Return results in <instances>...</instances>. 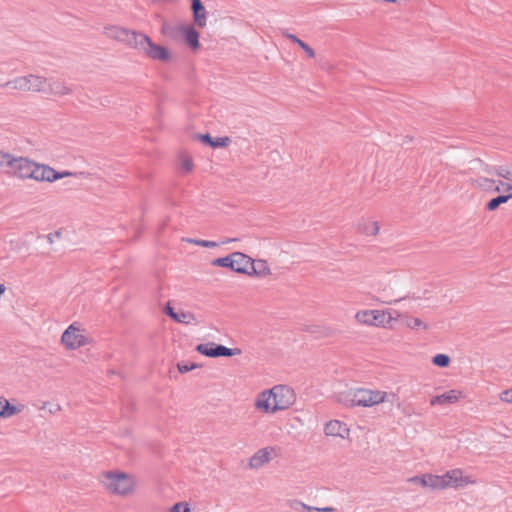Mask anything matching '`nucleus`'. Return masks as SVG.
<instances>
[{
    "mask_svg": "<svg viewBox=\"0 0 512 512\" xmlns=\"http://www.w3.org/2000/svg\"><path fill=\"white\" fill-rule=\"evenodd\" d=\"M357 231L365 236H376L379 232V224L377 221L362 219L357 224Z\"/></svg>",
    "mask_w": 512,
    "mask_h": 512,
    "instance_id": "nucleus-18",
    "label": "nucleus"
},
{
    "mask_svg": "<svg viewBox=\"0 0 512 512\" xmlns=\"http://www.w3.org/2000/svg\"><path fill=\"white\" fill-rule=\"evenodd\" d=\"M184 26V24H172L164 21L161 26V34L175 40L182 34Z\"/></svg>",
    "mask_w": 512,
    "mask_h": 512,
    "instance_id": "nucleus-19",
    "label": "nucleus"
},
{
    "mask_svg": "<svg viewBox=\"0 0 512 512\" xmlns=\"http://www.w3.org/2000/svg\"><path fill=\"white\" fill-rule=\"evenodd\" d=\"M502 189V186L500 183L496 186L495 191L499 192Z\"/></svg>",
    "mask_w": 512,
    "mask_h": 512,
    "instance_id": "nucleus-53",
    "label": "nucleus"
},
{
    "mask_svg": "<svg viewBox=\"0 0 512 512\" xmlns=\"http://www.w3.org/2000/svg\"><path fill=\"white\" fill-rule=\"evenodd\" d=\"M284 36L291 40L292 42L296 43L298 46L303 42L301 39H299L296 35L291 33H285Z\"/></svg>",
    "mask_w": 512,
    "mask_h": 512,
    "instance_id": "nucleus-45",
    "label": "nucleus"
},
{
    "mask_svg": "<svg viewBox=\"0 0 512 512\" xmlns=\"http://www.w3.org/2000/svg\"><path fill=\"white\" fill-rule=\"evenodd\" d=\"M274 449L272 447L261 448L256 451L249 459V467L251 469H259L271 460Z\"/></svg>",
    "mask_w": 512,
    "mask_h": 512,
    "instance_id": "nucleus-11",
    "label": "nucleus"
},
{
    "mask_svg": "<svg viewBox=\"0 0 512 512\" xmlns=\"http://www.w3.org/2000/svg\"><path fill=\"white\" fill-rule=\"evenodd\" d=\"M404 324L406 327H408L412 330H417V329L427 330L429 328L428 324H426L420 318H416V317H412V316H405Z\"/></svg>",
    "mask_w": 512,
    "mask_h": 512,
    "instance_id": "nucleus-27",
    "label": "nucleus"
},
{
    "mask_svg": "<svg viewBox=\"0 0 512 512\" xmlns=\"http://www.w3.org/2000/svg\"><path fill=\"white\" fill-rule=\"evenodd\" d=\"M200 139L203 143H206L214 148L226 147L231 142L229 137H218L216 139H213L209 134L201 135Z\"/></svg>",
    "mask_w": 512,
    "mask_h": 512,
    "instance_id": "nucleus-25",
    "label": "nucleus"
},
{
    "mask_svg": "<svg viewBox=\"0 0 512 512\" xmlns=\"http://www.w3.org/2000/svg\"><path fill=\"white\" fill-rule=\"evenodd\" d=\"M395 399L396 394L393 392L357 388L347 392L344 398H341L340 401L350 407H373L385 402L393 403Z\"/></svg>",
    "mask_w": 512,
    "mask_h": 512,
    "instance_id": "nucleus-3",
    "label": "nucleus"
},
{
    "mask_svg": "<svg viewBox=\"0 0 512 512\" xmlns=\"http://www.w3.org/2000/svg\"><path fill=\"white\" fill-rule=\"evenodd\" d=\"M103 33L107 38L125 43L134 49H136L135 43L139 42V38L142 35L141 32L129 30L118 25H108L104 27Z\"/></svg>",
    "mask_w": 512,
    "mask_h": 512,
    "instance_id": "nucleus-6",
    "label": "nucleus"
},
{
    "mask_svg": "<svg viewBox=\"0 0 512 512\" xmlns=\"http://www.w3.org/2000/svg\"><path fill=\"white\" fill-rule=\"evenodd\" d=\"M71 175H73L72 172H57L49 165L35 162L28 157L19 156L13 176L21 180L32 179L38 182L51 183Z\"/></svg>",
    "mask_w": 512,
    "mask_h": 512,
    "instance_id": "nucleus-1",
    "label": "nucleus"
},
{
    "mask_svg": "<svg viewBox=\"0 0 512 512\" xmlns=\"http://www.w3.org/2000/svg\"><path fill=\"white\" fill-rule=\"evenodd\" d=\"M193 19L197 26L203 28L206 26L207 15L205 9L203 11L193 12Z\"/></svg>",
    "mask_w": 512,
    "mask_h": 512,
    "instance_id": "nucleus-34",
    "label": "nucleus"
},
{
    "mask_svg": "<svg viewBox=\"0 0 512 512\" xmlns=\"http://www.w3.org/2000/svg\"><path fill=\"white\" fill-rule=\"evenodd\" d=\"M349 431L347 425L339 420H331L324 427V433L327 436H338L343 439L348 437Z\"/></svg>",
    "mask_w": 512,
    "mask_h": 512,
    "instance_id": "nucleus-14",
    "label": "nucleus"
},
{
    "mask_svg": "<svg viewBox=\"0 0 512 512\" xmlns=\"http://www.w3.org/2000/svg\"><path fill=\"white\" fill-rule=\"evenodd\" d=\"M494 174L503 179L511 180L512 179V168L506 167V166H497L494 168Z\"/></svg>",
    "mask_w": 512,
    "mask_h": 512,
    "instance_id": "nucleus-31",
    "label": "nucleus"
},
{
    "mask_svg": "<svg viewBox=\"0 0 512 512\" xmlns=\"http://www.w3.org/2000/svg\"><path fill=\"white\" fill-rule=\"evenodd\" d=\"M233 241H236V239L235 238H227L226 240L222 241L221 244H227V243H230Z\"/></svg>",
    "mask_w": 512,
    "mask_h": 512,
    "instance_id": "nucleus-49",
    "label": "nucleus"
},
{
    "mask_svg": "<svg viewBox=\"0 0 512 512\" xmlns=\"http://www.w3.org/2000/svg\"><path fill=\"white\" fill-rule=\"evenodd\" d=\"M301 506H302L303 511H307V512H333L334 511V508H332V507L316 508V507L308 506L304 503H301Z\"/></svg>",
    "mask_w": 512,
    "mask_h": 512,
    "instance_id": "nucleus-37",
    "label": "nucleus"
},
{
    "mask_svg": "<svg viewBox=\"0 0 512 512\" xmlns=\"http://www.w3.org/2000/svg\"><path fill=\"white\" fill-rule=\"evenodd\" d=\"M299 47L305 52L308 58L315 57V51L309 45H307L304 41L299 45Z\"/></svg>",
    "mask_w": 512,
    "mask_h": 512,
    "instance_id": "nucleus-41",
    "label": "nucleus"
},
{
    "mask_svg": "<svg viewBox=\"0 0 512 512\" xmlns=\"http://www.w3.org/2000/svg\"><path fill=\"white\" fill-rule=\"evenodd\" d=\"M400 316L391 310H360L355 314L358 323L368 326L387 327Z\"/></svg>",
    "mask_w": 512,
    "mask_h": 512,
    "instance_id": "nucleus-4",
    "label": "nucleus"
},
{
    "mask_svg": "<svg viewBox=\"0 0 512 512\" xmlns=\"http://www.w3.org/2000/svg\"><path fill=\"white\" fill-rule=\"evenodd\" d=\"M18 159L19 156H15L12 154L4 165V169H6V172L11 174L12 176L14 175V172L16 170Z\"/></svg>",
    "mask_w": 512,
    "mask_h": 512,
    "instance_id": "nucleus-32",
    "label": "nucleus"
},
{
    "mask_svg": "<svg viewBox=\"0 0 512 512\" xmlns=\"http://www.w3.org/2000/svg\"><path fill=\"white\" fill-rule=\"evenodd\" d=\"M186 241L188 243H191V244H194L197 246H201V247H206V248H215V247L219 246V243L214 242V241H208V240H199V239L188 238V239H186Z\"/></svg>",
    "mask_w": 512,
    "mask_h": 512,
    "instance_id": "nucleus-33",
    "label": "nucleus"
},
{
    "mask_svg": "<svg viewBox=\"0 0 512 512\" xmlns=\"http://www.w3.org/2000/svg\"><path fill=\"white\" fill-rule=\"evenodd\" d=\"M169 512H190V508L186 502H178L169 509Z\"/></svg>",
    "mask_w": 512,
    "mask_h": 512,
    "instance_id": "nucleus-38",
    "label": "nucleus"
},
{
    "mask_svg": "<svg viewBox=\"0 0 512 512\" xmlns=\"http://www.w3.org/2000/svg\"><path fill=\"white\" fill-rule=\"evenodd\" d=\"M25 405L22 403L11 404L6 398L0 397V419L11 418L23 412Z\"/></svg>",
    "mask_w": 512,
    "mask_h": 512,
    "instance_id": "nucleus-13",
    "label": "nucleus"
},
{
    "mask_svg": "<svg viewBox=\"0 0 512 512\" xmlns=\"http://www.w3.org/2000/svg\"><path fill=\"white\" fill-rule=\"evenodd\" d=\"M442 489L463 488L469 484L476 483V480L470 476H465L461 469H452L441 475Z\"/></svg>",
    "mask_w": 512,
    "mask_h": 512,
    "instance_id": "nucleus-8",
    "label": "nucleus"
},
{
    "mask_svg": "<svg viewBox=\"0 0 512 512\" xmlns=\"http://www.w3.org/2000/svg\"><path fill=\"white\" fill-rule=\"evenodd\" d=\"M421 478H422V475L421 476H414V477H411L409 479V482L415 483V484H420L422 486V481L420 480Z\"/></svg>",
    "mask_w": 512,
    "mask_h": 512,
    "instance_id": "nucleus-48",
    "label": "nucleus"
},
{
    "mask_svg": "<svg viewBox=\"0 0 512 512\" xmlns=\"http://www.w3.org/2000/svg\"><path fill=\"white\" fill-rule=\"evenodd\" d=\"M99 481L106 492L113 496L130 497L137 489L136 477L120 470L102 472Z\"/></svg>",
    "mask_w": 512,
    "mask_h": 512,
    "instance_id": "nucleus-2",
    "label": "nucleus"
},
{
    "mask_svg": "<svg viewBox=\"0 0 512 512\" xmlns=\"http://www.w3.org/2000/svg\"><path fill=\"white\" fill-rule=\"evenodd\" d=\"M5 292V286L0 284V296Z\"/></svg>",
    "mask_w": 512,
    "mask_h": 512,
    "instance_id": "nucleus-50",
    "label": "nucleus"
},
{
    "mask_svg": "<svg viewBox=\"0 0 512 512\" xmlns=\"http://www.w3.org/2000/svg\"><path fill=\"white\" fill-rule=\"evenodd\" d=\"M239 354H241V350L238 348L231 349V348H227L223 345H219V357H221V356L231 357V356L239 355Z\"/></svg>",
    "mask_w": 512,
    "mask_h": 512,
    "instance_id": "nucleus-36",
    "label": "nucleus"
},
{
    "mask_svg": "<svg viewBox=\"0 0 512 512\" xmlns=\"http://www.w3.org/2000/svg\"><path fill=\"white\" fill-rule=\"evenodd\" d=\"M251 273L248 275H256L259 277H266L271 274L269 265L265 260H252V267H250Z\"/></svg>",
    "mask_w": 512,
    "mask_h": 512,
    "instance_id": "nucleus-22",
    "label": "nucleus"
},
{
    "mask_svg": "<svg viewBox=\"0 0 512 512\" xmlns=\"http://www.w3.org/2000/svg\"><path fill=\"white\" fill-rule=\"evenodd\" d=\"M420 480L422 481V487L430 488L432 490H443L441 475L427 473L423 474Z\"/></svg>",
    "mask_w": 512,
    "mask_h": 512,
    "instance_id": "nucleus-21",
    "label": "nucleus"
},
{
    "mask_svg": "<svg viewBox=\"0 0 512 512\" xmlns=\"http://www.w3.org/2000/svg\"><path fill=\"white\" fill-rule=\"evenodd\" d=\"M71 92V89L63 81L52 78H46V89L43 91V93L63 96L68 95Z\"/></svg>",
    "mask_w": 512,
    "mask_h": 512,
    "instance_id": "nucleus-15",
    "label": "nucleus"
},
{
    "mask_svg": "<svg viewBox=\"0 0 512 512\" xmlns=\"http://www.w3.org/2000/svg\"><path fill=\"white\" fill-rule=\"evenodd\" d=\"M180 170L184 173H189L193 170L194 164L188 155H182L179 160Z\"/></svg>",
    "mask_w": 512,
    "mask_h": 512,
    "instance_id": "nucleus-30",
    "label": "nucleus"
},
{
    "mask_svg": "<svg viewBox=\"0 0 512 512\" xmlns=\"http://www.w3.org/2000/svg\"><path fill=\"white\" fill-rule=\"evenodd\" d=\"M500 185L502 186V188L505 191L512 193V184L511 183H506V182L500 181Z\"/></svg>",
    "mask_w": 512,
    "mask_h": 512,
    "instance_id": "nucleus-47",
    "label": "nucleus"
},
{
    "mask_svg": "<svg viewBox=\"0 0 512 512\" xmlns=\"http://www.w3.org/2000/svg\"><path fill=\"white\" fill-rule=\"evenodd\" d=\"M60 410H61V407L59 405H56L55 410H50V412L53 413V412H58Z\"/></svg>",
    "mask_w": 512,
    "mask_h": 512,
    "instance_id": "nucleus-51",
    "label": "nucleus"
},
{
    "mask_svg": "<svg viewBox=\"0 0 512 512\" xmlns=\"http://www.w3.org/2000/svg\"><path fill=\"white\" fill-rule=\"evenodd\" d=\"M178 323L186 324V325H198L199 321L196 316L189 311H177L174 319Z\"/></svg>",
    "mask_w": 512,
    "mask_h": 512,
    "instance_id": "nucleus-24",
    "label": "nucleus"
},
{
    "mask_svg": "<svg viewBox=\"0 0 512 512\" xmlns=\"http://www.w3.org/2000/svg\"><path fill=\"white\" fill-rule=\"evenodd\" d=\"M273 398L271 394V390H265L261 392L254 403V406L257 410L267 413V414H274L276 413V409H274V403Z\"/></svg>",
    "mask_w": 512,
    "mask_h": 512,
    "instance_id": "nucleus-10",
    "label": "nucleus"
},
{
    "mask_svg": "<svg viewBox=\"0 0 512 512\" xmlns=\"http://www.w3.org/2000/svg\"><path fill=\"white\" fill-rule=\"evenodd\" d=\"M135 44L136 49L151 60L168 63L173 59V54L168 48L154 43L146 34L142 33L139 42Z\"/></svg>",
    "mask_w": 512,
    "mask_h": 512,
    "instance_id": "nucleus-5",
    "label": "nucleus"
},
{
    "mask_svg": "<svg viewBox=\"0 0 512 512\" xmlns=\"http://www.w3.org/2000/svg\"><path fill=\"white\" fill-rule=\"evenodd\" d=\"M198 365L197 364H188V363H178L177 365V368L179 370L180 373H187L195 368H197Z\"/></svg>",
    "mask_w": 512,
    "mask_h": 512,
    "instance_id": "nucleus-39",
    "label": "nucleus"
},
{
    "mask_svg": "<svg viewBox=\"0 0 512 512\" xmlns=\"http://www.w3.org/2000/svg\"><path fill=\"white\" fill-rule=\"evenodd\" d=\"M26 81L27 92H42L46 89V78L29 74L24 76Z\"/></svg>",
    "mask_w": 512,
    "mask_h": 512,
    "instance_id": "nucleus-16",
    "label": "nucleus"
},
{
    "mask_svg": "<svg viewBox=\"0 0 512 512\" xmlns=\"http://www.w3.org/2000/svg\"><path fill=\"white\" fill-rule=\"evenodd\" d=\"M270 390L274 401V409H276V412L288 409L295 403L296 395L293 389L289 386L276 385Z\"/></svg>",
    "mask_w": 512,
    "mask_h": 512,
    "instance_id": "nucleus-7",
    "label": "nucleus"
},
{
    "mask_svg": "<svg viewBox=\"0 0 512 512\" xmlns=\"http://www.w3.org/2000/svg\"><path fill=\"white\" fill-rule=\"evenodd\" d=\"M191 9L193 12H196V13H197V11H203L204 6L202 5L201 0H192Z\"/></svg>",
    "mask_w": 512,
    "mask_h": 512,
    "instance_id": "nucleus-43",
    "label": "nucleus"
},
{
    "mask_svg": "<svg viewBox=\"0 0 512 512\" xmlns=\"http://www.w3.org/2000/svg\"><path fill=\"white\" fill-rule=\"evenodd\" d=\"M512 196H511V193L507 194V195H499L493 199H491L487 204H486V209L489 210V211H494L496 210L501 204H504L506 202H508L509 199H511Z\"/></svg>",
    "mask_w": 512,
    "mask_h": 512,
    "instance_id": "nucleus-28",
    "label": "nucleus"
},
{
    "mask_svg": "<svg viewBox=\"0 0 512 512\" xmlns=\"http://www.w3.org/2000/svg\"><path fill=\"white\" fill-rule=\"evenodd\" d=\"M461 396V392L458 391V390H449L441 395H437V396H434L431 401H430V404L432 406H435V405H442V404H452V403H456L459 398Z\"/></svg>",
    "mask_w": 512,
    "mask_h": 512,
    "instance_id": "nucleus-17",
    "label": "nucleus"
},
{
    "mask_svg": "<svg viewBox=\"0 0 512 512\" xmlns=\"http://www.w3.org/2000/svg\"><path fill=\"white\" fill-rule=\"evenodd\" d=\"M432 363L439 367H447L450 363V358L446 354H437L433 357Z\"/></svg>",
    "mask_w": 512,
    "mask_h": 512,
    "instance_id": "nucleus-35",
    "label": "nucleus"
},
{
    "mask_svg": "<svg viewBox=\"0 0 512 512\" xmlns=\"http://www.w3.org/2000/svg\"><path fill=\"white\" fill-rule=\"evenodd\" d=\"M61 341L63 345L70 350H75L88 343L86 336L75 324L70 325L62 334Z\"/></svg>",
    "mask_w": 512,
    "mask_h": 512,
    "instance_id": "nucleus-9",
    "label": "nucleus"
},
{
    "mask_svg": "<svg viewBox=\"0 0 512 512\" xmlns=\"http://www.w3.org/2000/svg\"><path fill=\"white\" fill-rule=\"evenodd\" d=\"M401 299H402V298L392 299V298H390V297L387 295V293L384 291V292H383V295H382V299H381V301H382L383 303H386V304H392V303H394V302H398V301H400Z\"/></svg>",
    "mask_w": 512,
    "mask_h": 512,
    "instance_id": "nucleus-44",
    "label": "nucleus"
},
{
    "mask_svg": "<svg viewBox=\"0 0 512 512\" xmlns=\"http://www.w3.org/2000/svg\"><path fill=\"white\" fill-rule=\"evenodd\" d=\"M196 351L207 357H219V345L213 342L197 345Z\"/></svg>",
    "mask_w": 512,
    "mask_h": 512,
    "instance_id": "nucleus-23",
    "label": "nucleus"
},
{
    "mask_svg": "<svg viewBox=\"0 0 512 512\" xmlns=\"http://www.w3.org/2000/svg\"><path fill=\"white\" fill-rule=\"evenodd\" d=\"M1 87L27 92L26 81L24 76L16 77L12 80H9L6 83L2 84Z\"/></svg>",
    "mask_w": 512,
    "mask_h": 512,
    "instance_id": "nucleus-26",
    "label": "nucleus"
},
{
    "mask_svg": "<svg viewBox=\"0 0 512 512\" xmlns=\"http://www.w3.org/2000/svg\"><path fill=\"white\" fill-rule=\"evenodd\" d=\"M502 189V186L500 183L496 186L495 191L499 192Z\"/></svg>",
    "mask_w": 512,
    "mask_h": 512,
    "instance_id": "nucleus-52",
    "label": "nucleus"
},
{
    "mask_svg": "<svg viewBox=\"0 0 512 512\" xmlns=\"http://www.w3.org/2000/svg\"><path fill=\"white\" fill-rule=\"evenodd\" d=\"M11 155L12 154L9 153V152H5L3 150H0V168L1 169H4V165H5L6 161L9 159V157Z\"/></svg>",
    "mask_w": 512,
    "mask_h": 512,
    "instance_id": "nucleus-42",
    "label": "nucleus"
},
{
    "mask_svg": "<svg viewBox=\"0 0 512 512\" xmlns=\"http://www.w3.org/2000/svg\"><path fill=\"white\" fill-rule=\"evenodd\" d=\"M213 266L217 267H225L230 268L232 270L233 267V253L228 256L216 258L212 261Z\"/></svg>",
    "mask_w": 512,
    "mask_h": 512,
    "instance_id": "nucleus-29",
    "label": "nucleus"
},
{
    "mask_svg": "<svg viewBox=\"0 0 512 512\" xmlns=\"http://www.w3.org/2000/svg\"><path fill=\"white\" fill-rule=\"evenodd\" d=\"M252 259L244 253L233 252V267L232 271L248 275L251 273Z\"/></svg>",
    "mask_w": 512,
    "mask_h": 512,
    "instance_id": "nucleus-12",
    "label": "nucleus"
},
{
    "mask_svg": "<svg viewBox=\"0 0 512 512\" xmlns=\"http://www.w3.org/2000/svg\"><path fill=\"white\" fill-rule=\"evenodd\" d=\"M181 35L192 49L199 48V33L194 27L185 25Z\"/></svg>",
    "mask_w": 512,
    "mask_h": 512,
    "instance_id": "nucleus-20",
    "label": "nucleus"
},
{
    "mask_svg": "<svg viewBox=\"0 0 512 512\" xmlns=\"http://www.w3.org/2000/svg\"><path fill=\"white\" fill-rule=\"evenodd\" d=\"M500 400L505 403H512V388L500 393Z\"/></svg>",
    "mask_w": 512,
    "mask_h": 512,
    "instance_id": "nucleus-40",
    "label": "nucleus"
},
{
    "mask_svg": "<svg viewBox=\"0 0 512 512\" xmlns=\"http://www.w3.org/2000/svg\"><path fill=\"white\" fill-rule=\"evenodd\" d=\"M165 313L170 316L172 319H174L175 315H176V311H174V309L169 305L167 304L165 309H164Z\"/></svg>",
    "mask_w": 512,
    "mask_h": 512,
    "instance_id": "nucleus-46",
    "label": "nucleus"
}]
</instances>
